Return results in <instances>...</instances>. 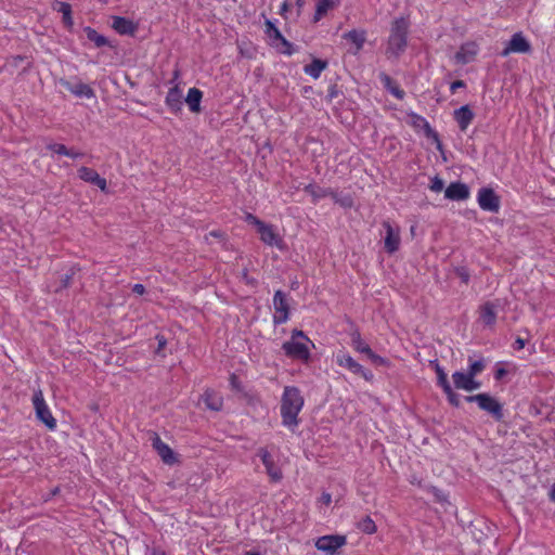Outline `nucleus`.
<instances>
[{
    "label": "nucleus",
    "mask_w": 555,
    "mask_h": 555,
    "mask_svg": "<svg viewBox=\"0 0 555 555\" xmlns=\"http://www.w3.org/2000/svg\"><path fill=\"white\" fill-rule=\"evenodd\" d=\"M304 403V397L301 396V392L297 387H284V391L281 398L282 425L293 433L300 423L298 414L302 410Z\"/></svg>",
    "instance_id": "nucleus-1"
},
{
    "label": "nucleus",
    "mask_w": 555,
    "mask_h": 555,
    "mask_svg": "<svg viewBox=\"0 0 555 555\" xmlns=\"http://www.w3.org/2000/svg\"><path fill=\"white\" fill-rule=\"evenodd\" d=\"M410 22L406 17L396 18L390 26L385 54L388 59H398L408 47Z\"/></svg>",
    "instance_id": "nucleus-2"
},
{
    "label": "nucleus",
    "mask_w": 555,
    "mask_h": 555,
    "mask_svg": "<svg viewBox=\"0 0 555 555\" xmlns=\"http://www.w3.org/2000/svg\"><path fill=\"white\" fill-rule=\"evenodd\" d=\"M33 403L37 418L50 430H54L56 428V420L53 417L49 406L47 405L43 393L40 389L34 392Z\"/></svg>",
    "instance_id": "nucleus-3"
},
{
    "label": "nucleus",
    "mask_w": 555,
    "mask_h": 555,
    "mask_svg": "<svg viewBox=\"0 0 555 555\" xmlns=\"http://www.w3.org/2000/svg\"><path fill=\"white\" fill-rule=\"evenodd\" d=\"M347 537L341 534H328L318 538L315 547L327 555H336L337 550L346 545Z\"/></svg>",
    "instance_id": "nucleus-4"
},
{
    "label": "nucleus",
    "mask_w": 555,
    "mask_h": 555,
    "mask_svg": "<svg viewBox=\"0 0 555 555\" xmlns=\"http://www.w3.org/2000/svg\"><path fill=\"white\" fill-rule=\"evenodd\" d=\"M273 322L274 324H283L289 318V304L286 294L282 291H276L273 296Z\"/></svg>",
    "instance_id": "nucleus-5"
},
{
    "label": "nucleus",
    "mask_w": 555,
    "mask_h": 555,
    "mask_svg": "<svg viewBox=\"0 0 555 555\" xmlns=\"http://www.w3.org/2000/svg\"><path fill=\"white\" fill-rule=\"evenodd\" d=\"M480 51L476 41L463 42L453 56V61L459 65H466L474 62Z\"/></svg>",
    "instance_id": "nucleus-6"
},
{
    "label": "nucleus",
    "mask_w": 555,
    "mask_h": 555,
    "mask_svg": "<svg viewBox=\"0 0 555 555\" xmlns=\"http://www.w3.org/2000/svg\"><path fill=\"white\" fill-rule=\"evenodd\" d=\"M477 202L479 207L489 212H498L500 210V197L490 188H481L478 191Z\"/></svg>",
    "instance_id": "nucleus-7"
},
{
    "label": "nucleus",
    "mask_w": 555,
    "mask_h": 555,
    "mask_svg": "<svg viewBox=\"0 0 555 555\" xmlns=\"http://www.w3.org/2000/svg\"><path fill=\"white\" fill-rule=\"evenodd\" d=\"M478 408L488 413L495 422H502L504 418L503 404L489 393L483 392Z\"/></svg>",
    "instance_id": "nucleus-8"
},
{
    "label": "nucleus",
    "mask_w": 555,
    "mask_h": 555,
    "mask_svg": "<svg viewBox=\"0 0 555 555\" xmlns=\"http://www.w3.org/2000/svg\"><path fill=\"white\" fill-rule=\"evenodd\" d=\"M531 44L522 35V33H515L505 48L501 52V56L505 57L512 53H530Z\"/></svg>",
    "instance_id": "nucleus-9"
},
{
    "label": "nucleus",
    "mask_w": 555,
    "mask_h": 555,
    "mask_svg": "<svg viewBox=\"0 0 555 555\" xmlns=\"http://www.w3.org/2000/svg\"><path fill=\"white\" fill-rule=\"evenodd\" d=\"M383 228L386 231V235L384 238V247L388 254L396 253L400 247V230L398 228H393L389 221L383 222Z\"/></svg>",
    "instance_id": "nucleus-10"
},
{
    "label": "nucleus",
    "mask_w": 555,
    "mask_h": 555,
    "mask_svg": "<svg viewBox=\"0 0 555 555\" xmlns=\"http://www.w3.org/2000/svg\"><path fill=\"white\" fill-rule=\"evenodd\" d=\"M152 446L165 464L173 465L178 462L173 450L165 443L156 433H154L152 437Z\"/></svg>",
    "instance_id": "nucleus-11"
},
{
    "label": "nucleus",
    "mask_w": 555,
    "mask_h": 555,
    "mask_svg": "<svg viewBox=\"0 0 555 555\" xmlns=\"http://www.w3.org/2000/svg\"><path fill=\"white\" fill-rule=\"evenodd\" d=\"M230 386L232 391H234L240 399L245 400L248 404L255 405L259 402L257 395L251 390H247L234 373L230 375Z\"/></svg>",
    "instance_id": "nucleus-12"
},
{
    "label": "nucleus",
    "mask_w": 555,
    "mask_h": 555,
    "mask_svg": "<svg viewBox=\"0 0 555 555\" xmlns=\"http://www.w3.org/2000/svg\"><path fill=\"white\" fill-rule=\"evenodd\" d=\"M257 232L260 235L261 242L266 245L278 247L282 249L284 246L283 238L279 235L272 224L263 223Z\"/></svg>",
    "instance_id": "nucleus-13"
},
{
    "label": "nucleus",
    "mask_w": 555,
    "mask_h": 555,
    "mask_svg": "<svg viewBox=\"0 0 555 555\" xmlns=\"http://www.w3.org/2000/svg\"><path fill=\"white\" fill-rule=\"evenodd\" d=\"M60 85L78 98L92 99L95 96L94 90L85 82L77 81L74 83L67 79L61 78Z\"/></svg>",
    "instance_id": "nucleus-14"
},
{
    "label": "nucleus",
    "mask_w": 555,
    "mask_h": 555,
    "mask_svg": "<svg viewBox=\"0 0 555 555\" xmlns=\"http://www.w3.org/2000/svg\"><path fill=\"white\" fill-rule=\"evenodd\" d=\"M258 455L261 459L262 464L266 467L267 474L272 481L278 482L282 479L283 475L281 469L275 465L272 455L264 448L258 450Z\"/></svg>",
    "instance_id": "nucleus-15"
},
{
    "label": "nucleus",
    "mask_w": 555,
    "mask_h": 555,
    "mask_svg": "<svg viewBox=\"0 0 555 555\" xmlns=\"http://www.w3.org/2000/svg\"><path fill=\"white\" fill-rule=\"evenodd\" d=\"M343 39L351 43L349 52L353 55L359 54L366 41V31L364 29H351L343 35Z\"/></svg>",
    "instance_id": "nucleus-16"
},
{
    "label": "nucleus",
    "mask_w": 555,
    "mask_h": 555,
    "mask_svg": "<svg viewBox=\"0 0 555 555\" xmlns=\"http://www.w3.org/2000/svg\"><path fill=\"white\" fill-rule=\"evenodd\" d=\"M78 177L85 182L96 185L103 192H105L107 189L106 180L90 167H80L78 169Z\"/></svg>",
    "instance_id": "nucleus-17"
},
{
    "label": "nucleus",
    "mask_w": 555,
    "mask_h": 555,
    "mask_svg": "<svg viewBox=\"0 0 555 555\" xmlns=\"http://www.w3.org/2000/svg\"><path fill=\"white\" fill-rule=\"evenodd\" d=\"M469 194L468 186L462 182H451L444 191L446 198L451 201H465Z\"/></svg>",
    "instance_id": "nucleus-18"
},
{
    "label": "nucleus",
    "mask_w": 555,
    "mask_h": 555,
    "mask_svg": "<svg viewBox=\"0 0 555 555\" xmlns=\"http://www.w3.org/2000/svg\"><path fill=\"white\" fill-rule=\"evenodd\" d=\"M475 114L469 105H463L453 112V118L457 122L461 131L465 132L472 121L474 120Z\"/></svg>",
    "instance_id": "nucleus-19"
},
{
    "label": "nucleus",
    "mask_w": 555,
    "mask_h": 555,
    "mask_svg": "<svg viewBox=\"0 0 555 555\" xmlns=\"http://www.w3.org/2000/svg\"><path fill=\"white\" fill-rule=\"evenodd\" d=\"M165 103L172 113H179L182 109V90L178 83L168 90Z\"/></svg>",
    "instance_id": "nucleus-20"
},
{
    "label": "nucleus",
    "mask_w": 555,
    "mask_h": 555,
    "mask_svg": "<svg viewBox=\"0 0 555 555\" xmlns=\"http://www.w3.org/2000/svg\"><path fill=\"white\" fill-rule=\"evenodd\" d=\"M341 3V0H317L315 11L312 17L313 23H319L322 18L326 16V14L338 8Z\"/></svg>",
    "instance_id": "nucleus-21"
},
{
    "label": "nucleus",
    "mask_w": 555,
    "mask_h": 555,
    "mask_svg": "<svg viewBox=\"0 0 555 555\" xmlns=\"http://www.w3.org/2000/svg\"><path fill=\"white\" fill-rule=\"evenodd\" d=\"M112 27L119 35H130V36H133L138 28L137 25L132 21H130L126 17H121V16L113 17Z\"/></svg>",
    "instance_id": "nucleus-22"
},
{
    "label": "nucleus",
    "mask_w": 555,
    "mask_h": 555,
    "mask_svg": "<svg viewBox=\"0 0 555 555\" xmlns=\"http://www.w3.org/2000/svg\"><path fill=\"white\" fill-rule=\"evenodd\" d=\"M479 319L487 325L492 326L496 321L495 305L493 302H486L479 309Z\"/></svg>",
    "instance_id": "nucleus-23"
},
{
    "label": "nucleus",
    "mask_w": 555,
    "mask_h": 555,
    "mask_svg": "<svg viewBox=\"0 0 555 555\" xmlns=\"http://www.w3.org/2000/svg\"><path fill=\"white\" fill-rule=\"evenodd\" d=\"M53 10L60 12L62 14V21L66 28L72 29L74 26L73 15H72V7L67 2H62L55 0L53 3Z\"/></svg>",
    "instance_id": "nucleus-24"
},
{
    "label": "nucleus",
    "mask_w": 555,
    "mask_h": 555,
    "mask_svg": "<svg viewBox=\"0 0 555 555\" xmlns=\"http://www.w3.org/2000/svg\"><path fill=\"white\" fill-rule=\"evenodd\" d=\"M379 80L383 86L397 99L402 100L405 92L399 87V85L386 73L379 74Z\"/></svg>",
    "instance_id": "nucleus-25"
},
{
    "label": "nucleus",
    "mask_w": 555,
    "mask_h": 555,
    "mask_svg": "<svg viewBox=\"0 0 555 555\" xmlns=\"http://www.w3.org/2000/svg\"><path fill=\"white\" fill-rule=\"evenodd\" d=\"M203 99V92L197 88H190L185 98V102L189 106V109L192 113L201 112V102Z\"/></svg>",
    "instance_id": "nucleus-26"
},
{
    "label": "nucleus",
    "mask_w": 555,
    "mask_h": 555,
    "mask_svg": "<svg viewBox=\"0 0 555 555\" xmlns=\"http://www.w3.org/2000/svg\"><path fill=\"white\" fill-rule=\"evenodd\" d=\"M327 61L313 59L310 64L305 65L304 72L313 79H319L322 72L327 67Z\"/></svg>",
    "instance_id": "nucleus-27"
},
{
    "label": "nucleus",
    "mask_w": 555,
    "mask_h": 555,
    "mask_svg": "<svg viewBox=\"0 0 555 555\" xmlns=\"http://www.w3.org/2000/svg\"><path fill=\"white\" fill-rule=\"evenodd\" d=\"M304 191L312 197V203L317 204L320 199L330 196L332 189L321 188L314 183H309L304 188Z\"/></svg>",
    "instance_id": "nucleus-28"
},
{
    "label": "nucleus",
    "mask_w": 555,
    "mask_h": 555,
    "mask_svg": "<svg viewBox=\"0 0 555 555\" xmlns=\"http://www.w3.org/2000/svg\"><path fill=\"white\" fill-rule=\"evenodd\" d=\"M264 34L271 47H278V42L284 37L280 29L270 20L264 22Z\"/></svg>",
    "instance_id": "nucleus-29"
},
{
    "label": "nucleus",
    "mask_w": 555,
    "mask_h": 555,
    "mask_svg": "<svg viewBox=\"0 0 555 555\" xmlns=\"http://www.w3.org/2000/svg\"><path fill=\"white\" fill-rule=\"evenodd\" d=\"M202 399L207 409L211 411H220L222 409V398L217 395L214 390L207 389Z\"/></svg>",
    "instance_id": "nucleus-30"
},
{
    "label": "nucleus",
    "mask_w": 555,
    "mask_h": 555,
    "mask_svg": "<svg viewBox=\"0 0 555 555\" xmlns=\"http://www.w3.org/2000/svg\"><path fill=\"white\" fill-rule=\"evenodd\" d=\"M87 38L92 41L96 48L108 46V40L90 26L83 28Z\"/></svg>",
    "instance_id": "nucleus-31"
},
{
    "label": "nucleus",
    "mask_w": 555,
    "mask_h": 555,
    "mask_svg": "<svg viewBox=\"0 0 555 555\" xmlns=\"http://www.w3.org/2000/svg\"><path fill=\"white\" fill-rule=\"evenodd\" d=\"M472 377L473 376L468 372L463 373V372L456 371L452 374V379H453L455 388L463 389V390L467 389Z\"/></svg>",
    "instance_id": "nucleus-32"
},
{
    "label": "nucleus",
    "mask_w": 555,
    "mask_h": 555,
    "mask_svg": "<svg viewBox=\"0 0 555 555\" xmlns=\"http://www.w3.org/2000/svg\"><path fill=\"white\" fill-rule=\"evenodd\" d=\"M285 356L293 360H300L308 363L310 360V349H284Z\"/></svg>",
    "instance_id": "nucleus-33"
},
{
    "label": "nucleus",
    "mask_w": 555,
    "mask_h": 555,
    "mask_svg": "<svg viewBox=\"0 0 555 555\" xmlns=\"http://www.w3.org/2000/svg\"><path fill=\"white\" fill-rule=\"evenodd\" d=\"M307 343H311L310 339L302 332H295L292 341H286L282 347H307Z\"/></svg>",
    "instance_id": "nucleus-34"
},
{
    "label": "nucleus",
    "mask_w": 555,
    "mask_h": 555,
    "mask_svg": "<svg viewBox=\"0 0 555 555\" xmlns=\"http://www.w3.org/2000/svg\"><path fill=\"white\" fill-rule=\"evenodd\" d=\"M336 360L340 366L348 369L350 372L359 370L358 362H356L349 354L338 353L336 356Z\"/></svg>",
    "instance_id": "nucleus-35"
},
{
    "label": "nucleus",
    "mask_w": 555,
    "mask_h": 555,
    "mask_svg": "<svg viewBox=\"0 0 555 555\" xmlns=\"http://www.w3.org/2000/svg\"><path fill=\"white\" fill-rule=\"evenodd\" d=\"M357 527L359 530L367 534L376 532V525L370 516H365L364 518H362L358 522Z\"/></svg>",
    "instance_id": "nucleus-36"
},
{
    "label": "nucleus",
    "mask_w": 555,
    "mask_h": 555,
    "mask_svg": "<svg viewBox=\"0 0 555 555\" xmlns=\"http://www.w3.org/2000/svg\"><path fill=\"white\" fill-rule=\"evenodd\" d=\"M278 52L282 53V54H285V55H293L295 53V48H294V44L292 42H289L285 37L282 38V40H280L278 42V47H273Z\"/></svg>",
    "instance_id": "nucleus-37"
},
{
    "label": "nucleus",
    "mask_w": 555,
    "mask_h": 555,
    "mask_svg": "<svg viewBox=\"0 0 555 555\" xmlns=\"http://www.w3.org/2000/svg\"><path fill=\"white\" fill-rule=\"evenodd\" d=\"M331 198L339 204L344 208H350L353 205V199L350 195L339 196V194L335 191H332Z\"/></svg>",
    "instance_id": "nucleus-38"
},
{
    "label": "nucleus",
    "mask_w": 555,
    "mask_h": 555,
    "mask_svg": "<svg viewBox=\"0 0 555 555\" xmlns=\"http://www.w3.org/2000/svg\"><path fill=\"white\" fill-rule=\"evenodd\" d=\"M442 390L446 393L449 403L452 406L459 408L460 404H461L460 396L452 389V387L449 386V387H447V388H444Z\"/></svg>",
    "instance_id": "nucleus-39"
},
{
    "label": "nucleus",
    "mask_w": 555,
    "mask_h": 555,
    "mask_svg": "<svg viewBox=\"0 0 555 555\" xmlns=\"http://www.w3.org/2000/svg\"><path fill=\"white\" fill-rule=\"evenodd\" d=\"M47 149L57 155L66 156L68 154V147L62 143H49Z\"/></svg>",
    "instance_id": "nucleus-40"
},
{
    "label": "nucleus",
    "mask_w": 555,
    "mask_h": 555,
    "mask_svg": "<svg viewBox=\"0 0 555 555\" xmlns=\"http://www.w3.org/2000/svg\"><path fill=\"white\" fill-rule=\"evenodd\" d=\"M436 374H437V385L439 387L444 389V388L451 386L449 380H448V375L444 372L443 367H437Z\"/></svg>",
    "instance_id": "nucleus-41"
},
{
    "label": "nucleus",
    "mask_w": 555,
    "mask_h": 555,
    "mask_svg": "<svg viewBox=\"0 0 555 555\" xmlns=\"http://www.w3.org/2000/svg\"><path fill=\"white\" fill-rule=\"evenodd\" d=\"M443 188H444V182L441 178H439L438 176H435L434 178H431L429 189L433 192L439 193L443 190Z\"/></svg>",
    "instance_id": "nucleus-42"
},
{
    "label": "nucleus",
    "mask_w": 555,
    "mask_h": 555,
    "mask_svg": "<svg viewBox=\"0 0 555 555\" xmlns=\"http://www.w3.org/2000/svg\"><path fill=\"white\" fill-rule=\"evenodd\" d=\"M485 367L482 360H477L470 363L468 373L475 377L477 374H479Z\"/></svg>",
    "instance_id": "nucleus-43"
},
{
    "label": "nucleus",
    "mask_w": 555,
    "mask_h": 555,
    "mask_svg": "<svg viewBox=\"0 0 555 555\" xmlns=\"http://www.w3.org/2000/svg\"><path fill=\"white\" fill-rule=\"evenodd\" d=\"M244 220L251 225H255L257 230L264 223L262 220H260L258 217L253 215L251 212H246L244 216Z\"/></svg>",
    "instance_id": "nucleus-44"
},
{
    "label": "nucleus",
    "mask_w": 555,
    "mask_h": 555,
    "mask_svg": "<svg viewBox=\"0 0 555 555\" xmlns=\"http://www.w3.org/2000/svg\"><path fill=\"white\" fill-rule=\"evenodd\" d=\"M455 272H456V275L461 279V281L464 284L469 283L470 274L466 268H464V267L456 268Z\"/></svg>",
    "instance_id": "nucleus-45"
},
{
    "label": "nucleus",
    "mask_w": 555,
    "mask_h": 555,
    "mask_svg": "<svg viewBox=\"0 0 555 555\" xmlns=\"http://www.w3.org/2000/svg\"><path fill=\"white\" fill-rule=\"evenodd\" d=\"M359 370H353V374H358L362 376L365 380H371L373 378V374L370 370L364 369L361 364L358 363Z\"/></svg>",
    "instance_id": "nucleus-46"
},
{
    "label": "nucleus",
    "mask_w": 555,
    "mask_h": 555,
    "mask_svg": "<svg viewBox=\"0 0 555 555\" xmlns=\"http://www.w3.org/2000/svg\"><path fill=\"white\" fill-rule=\"evenodd\" d=\"M360 350L366 352L367 357H370L374 363H376V364L385 363V360L382 357L372 353V349H360Z\"/></svg>",
    "instance_id": "nucleus-47"
},
{
    "label": "nucleus",
    "mask_w": 555,
    "mask_h": 555,
    "mask_svg": "<svg viewBox=\"0 0 555 555\" xmlns=\"http://www.w3.org/2000/svg\"><path fill=\"white\" fill-rule=\"evenodd\" d=\"M465 87H466V83L464 80H461V79L455 80V81L451 82V85H450V92L452 94H454L457 91V89H462Z\"/></svg>",
    "instance_id": "nucleus-48"
},
{
    "label": "nucleus",
    "mask_w": 555,
    "mask_h": 555,
    "mask_svg": "<svg viewBox=\"0 0 555 555\" xmlns=\"http://www.w3.org/2000/svg\"><path fill=\"white\" fill-rule=\"evenodd\" d=\"M483 393H477V395H472V396H466L465 397V400L467 402H475L477 403V405L479 404L481 398H482Z\"/></svg>",
    "instance_id": "nucleus-49"
},
{
    "label": "nucleus",
    "mask_w": 555,
    "mask_h": 555,
    "mask_svg": "<svg viewBox=\"0 0 555 555\" xmlns=\"http://www.w3.org/2000/svg\"><path fill=\"white\" fill-rule=\"evenodd\" d=\"M132 292L137 295H143L145 293V286L143 284H134L132 286Z\"/></svg>",
    "instance_id": "nucleus-50"
},
{
    "label": "nucleus",
    "mask_w": 555,
    "mask_h": 555,
    "mask_svg": "<svg viewBox=\"0 0 555 555\" xmlns=\"http://www.w3.org/2000/svg\"><path fill=\"white\" fill-rule=\"evenodd\" d=\"M103 351V360L105 362V364L109 365L113 363L112 361V356H111V350L109 349H102Z\"/></svg>",
    "instance_id": "nucleus-51"
},
{
    "label": "nucleus",
    "mask_w": 555,
    "mask_h": 555,
    "mask_svg": "<svg viewBox=\"0 0 555 555\" xmlns=\"http://www.w3.org/2000/svg\"><path fill=\"white\" fill-rule=\"evenodd\" d=\"M320 501L324 504V505H330L331 502H332V495L327 492H323L321 498H320Z\"/></svg>",
    "instance_id": "nucleus-52"
},
{
    "label": "nucleus",
    "mask_w": 555,
    "mask_h": 555,
    "mask_svg": "<svg viewBox=\"0 0 555 555\" xmlns=\"http://www.w3.org/2000/svg\"><path fill=\"white\" fill-rule=\"evenodd\" d=\"M479 387H480V383L476 382L474 379V377H472V379L469 380V384H468V387H467L466 391H473L475 389H478Z\"/></svg>",
    "instance_id": "nucleus-53"
},
{
    "label": "nucleus",
    "mask_w": 555,
    "mask_h": 555,
    "mask_svg": "<svg viewBox=\"0 0 555 555\" xmlns=\"http://www.w3.org/2000/svg\"><path fill=\"white\" fill-rule=\"evenodd\" d=\"M66 156L75 159V158L82 157L83 153L75 151L73 149H68V154H66Z\"/></svg>",
    "instance_id": "nucleus-54"
},
{
    "label": "nucleus",
    "mask_w": 555,
    "mask_h": 555,
    "mask_svg": "<svg viewBox=\"0 0 555 555\" xmlns=\"http://www.w3.org/2000/svg\"><path fill=\"white\" fill-rule=\"evenodd\" d=\"M147 555H167L166 552L164 550H162L160 547H152L150 551H149V554Z\"/></svg>",
    "instance_id": "nucleus-55"
},
{
    "label": "nucleus",
    "mask_w": 555,
    "mask_h": 555,
    "mask_svg": "<svg viewBox=\"0 0 555 555\" xmlns=\"http://www.w3.org/2000/svg\"><path fill=\"white\" fill-rule=\"evenodd\" d=\"M209 236H212V237H217V238H222L223 237V233L221 231H210L206 236H205V240L208 241V237Z\"/></svg>",
    "instance_id": "nucleus-56"
},
{
    "label": "nucleus",
    "mask_w": 555,
    "mask_h": 555,
    "mask_svg": "<svg viewBox=\"0 0 555 555\" xmlns=\"http://www.w3.org/2000/svg\"><path fill=\"white\" fill-rule=\"evenodd\" d=\"M288 10H289V3L287 0H284L280 7V14L283 15Z\"/></svg>",
    "instance_id": "nucleus-57"
},
{
    "label": "nucleus",
    "mask_w": 555,
    "mask_h": 555,
    "mask_svg": "<svg viewBox=\"0 0 555 555\" xmlns=\"http://www.w3.org/2000/svg\"><path fill=\"white\" fill-rule=\"evenodd\" d=\"M505 374H506V370H505V369L500 367V369H498V370L495 371V375H494V377H495V379H498V380H499V379H501Z\"/></svg>",
    "instance_id": "nucleus-58"
},
{
    "label": "nucleus",
    "mask_w": 555,
    "mask_h": 555,
    "mask_svg": "<svg viewBox=\"0 0 555 555\" xmlns=\"http://www.w3.org/2000/svg\"><path fill=\"white\" fill-rule=\"evenodd\" d=\"M305 4H306V0H296V7H297L298 15L301 13Z\"/></svg>",
    "instance_id": "nucleus-59"
},
{
    "label": "nucleus",
    "mask_w": 555,
    "mask_h": 555,
    "mask_svg": "<svg viewBox=\"0 0 555 555\" xmlns=\"http://www.w3.org/2000/svg\"><path fill=\"white\" fill-rule=\"evenodd\" d=\"M429 365L435 370V372H437V367H442V366L439 364V362H438V360H437V359H435V360H430V361H429Z\"/></svg>",
    "instance_id": "nucleus-60"
},
{
    "label": "nucleus",
    "mask_w": 555,
    "mask_h": 555,
    "mask_svg": "<svg viewBox=\"0 0 555 555\" xmlns=\"http://www.w3.org/2000/svg\"><path fill=\"white\" fill-rule=\"evenodd\" d=\"M73 274H66L65 279L63 280V286L67 287L69 285V282L72 280Z\"/></svg>",
    "instance_id": "nucleus-61"
},
{
    "label": "nucleus",
    "mask_w": 555,
    "mask_h": 555,
    "mask_svg": "<svg viewBox=\"0 0 555 555\" xmlns=\"http://www.w3.org/2000/svg\"><path fill=\"white\" fill-rule=\"evenodd\" d=\"M550 500L555 503V483L553 485L552 489L548 493Z\"/></svg>",
    "instance_id": "nucleus-62"
},
{
    "label": "nucleus",
    "mask_w": 555,
    "mask_h": 555,
    "mask_svg": "<svg viewBox=\"0 0 555 555\" xmlns=\"http://www.w3.org/2000/svg\"><path fill=\"white\" fill-rule=\"evenodd\" d=\"M179 75H180V72L178 69H176L173 72V78H172L171 82H175L179 78Z\"/></svg>",
    "instance_id": "nucleus-63"
},
{
    "label": "nucleus",
    "mask_w": 555,
    "mask_h": 555,
    "mask_svg": "<svg viewBox=\"0 0 555 555\" xmlns=\"http://www.w3.org/2000/svg\"><path fill=\"white\" fill-rule=\"evenodd\" d=\"M244 555H260V553L255 551H247L244 553Z\"/></svg>",
    "instance_id": "nucleus-64"
}]
</instances>
